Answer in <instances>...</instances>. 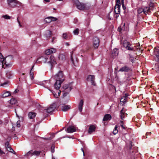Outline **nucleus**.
Segmentation results:
<instances>
[{
	"mask_svg": "<svg viewBox=\"0 0 159 159\" xmlns=\"http://www.w3.org/2000/svg\"><path fill=\"white\" fill-rule=\"evenodd\" d=\"M120 0H116V3L114 11L116 14H119L120 13Z\"/></svg>",
	"mask_w": 159,
	"mask_h": 159,
	"instance_id": "7",
	"label": "nucleus"
},
{
	"mask_svg": "<svg viewBox=\"0 0 159 159\" xmlns=\"http://www.w3.org/2000/svg\"><path fill=\"white\" fill-rule=\"evenodd\" d=\"M11 94L10 93L9 91H7L4 93L2 95V96L3 98H5L8 97Z\"/></svg>",
	"mask_w": 159,
	"mask_h": 159,
	"instance_id": "26",
	"label": "nucleus"
},
{
	"mask_svg": "<svg viewBox=\"0 0 159 159\" xmlns=\"http://www.w3.org/2000/svg\"><path fill=\"white\" fill-rule=\"evenodd\" d=\"M129 68L128 67L125 66L121 68L119 70V71H128Z\"/></svg>",
	"mask_w": 159,
	"mask_h": 159,
	"instance_id": "24",
	"label": "nucleus"
},
{
	"mask_svg": "<svg viewBox=\"0 0 159 159\" xmlns=\"http://www.w3.org/2000/svg\"><path fill=\"white\" fill-rule=\"evenodd\" d=\"M57 50L55 48H52L50 49H47L45 51V54L47 55H50L51 54L55 53Z\"/></svg>",
	"mask_w": 159,
	"mask_h": 159,
	"instance_id": "11",
	"label": "nucleus"
},
{
	"mask_svg": "<svg viewBox=\"0 0 159 159\" xmlns=\"http://www.w3.org/2000/svg\"><path fill=\"white\" fill-rule=\"evenodd\" d=\"M75 2V4H76L77 8L80 10H84L87 9L89 7H87L86 5L83 3H80L78 0H74Z\"/></svg>",
	"mask_w": 159,
	"mask_h": 159,
	"instance_id": "5",
	"label": "nucleus"
},
{
	"mask_svg": "<svg viewBox=\"0 0 159 159\" xmlns=\"http://www.w3.org/2000/svg\"><path fill=\"white\" fill-rule=\"evenodd\" d=\"M150 11V8L148 7H144L143 8H140V13L143 12L144 14H146L147 13Z\"/></svg>",
	"mask_w": 159,
	"mask_h": 159,
	"instance_id": "15",
	"label": "nucleus"
},
{
	"mask_svg": "<svg viewBox=\"0 0 159 159\" xmlns=\"http://www.w3.org/2000/svg\"><path fill=\"white\" fill-rule=\"evenodd\" d=\"M125 95L126 97L128 96V95H127L126 94Z\"/></svg>",
	"mask_w": 159,
	"mask_h": 159,
	"instance_id": "56",
	"label": "nucleus"
},
{
	"mask_svg": "<svg viewBox=\"0 0 159 159\" xmlns=\"http://www.w3.org/2000/svg\"><path fill=\"white\" fill-rule=\"evenodd\" d=\"M93 46L95 48H97L99 45L100 41L99 38L97 37H94L93 40Z\"/></svg>",
	"mask_w": 159,
	"mask_h": 159,
	"instance_id": "10",
	"label": "nucleus"
},
{
	"mask_svg": "<svg viewBox=\"0 0 159 159\" xmlns=\"http://www.w3.org/2000/svg\"><path fill=\"white\" fill-rule=\"evenodd\" d=\"M6 59H4V58L3 57L2 55L0 53V63L1 62L2 63V66L3 68H5V64L6 65V66H8L10 65L6 61Z\"/></svg>",
	"mask_w": 159,
	"mask_h": 159,
	"instance_id": "9",
	"label": "nucleus"
},
{
	"mask_svg": "<svg viewBox=\"0 0 159 159\" xmlns=\"http://www.w3.org/2000/svg\"><path fill=\"white\" fill-rule=\"evenodd\" d=\"M71 60L72 61H73V59L72 56H71Z\"/></svg>",
	"mask_w": 159,
	"mask_h": 159,
	"instance_id": "49",
	"label": "nucleus"
},
{
	"mask_svg": "<svg viewBox=\"0 0 159 159\" xmlns=\"http://www.w3.org/2000/svg\"><path fill=\"white\" fill-rule=\"evenodd\" d=\"M76 128L73 126H70L67 129V132L69 133H71L76 131Z\"/></svg>",
	"mask_w": 159,
	"mask_h": 159,
	"instance_id": "16",
	"label": "nucleus"
},
{
	"mask_svg": "<svg viewBox=\"0 0 159 159\" xmlns=\"http://www.w3.org/2000/svg\"><path fill=\"white\" fill-rule=\"evenodd\" d=\"M50 83V81L49 80H46L43 81L42 83V85H43V86L47 88L48 89L49 88V84Z\"/></svg>",
	"mask_w": 159,
	"mask_h": 159,
	"instance_id": "18",
	"label": "nucleus"
},
{
	"mask_svg": "<svg viewBox=\"0 0 159 159\" xmlns=\"http://www.w3.org/2000/svg\"><path fill=\"white\" fill-rule=\"evenodd\" d=\"M142 74H143H143H144V73H143V71H142Z\"/></svg>",
	"mask_w": 159,
	"mask_h": 159,
	"instance_id": "54",
	"label": "nucleus"
},
{
	"mask_svg": "<svg viewBox=\"0 0 159 159\" xmlns=\"http://www.w3.org/2000/svg\"><path fill=\"white\" fill-rule=\"evenodd\" d=\"M121 124H123V121H120Z\"/></svg>",
	"mask_w": 159,
	"mask_h": 159,
	"instance_id": "50",
	"label": "nucleus"
},
{
	"mask_svg": "<svg viewBox=\"0 0 159 159\" xmlns=\"http://www.w3.org/2000/svg\"><path fill=\"white\" fill-rule=\"evenodd\" d=\"M81 150H82V151L83 152V154L84 155V150H83V148H82L81 149Z\"/></svg>",
	"mask_w": 159,
	"mask_h": 159,
	"instance_id": "48",
	"label": "nucleus"
},
{
	"mask_svg": "<svg viewBox=\"0 0 159 159\" xmlns=\"http://www.w3.org/2000/svg\"><path fill=\"white\" fill-rule=\"evenodd\" d=\"M84 104V101L83 100H81L80 101L78 105V109L79 111L81 112L82 111L83 107Z\"/></svg>",
	"mask_w": 159,
	"mask_h": 159,
	"instance_id": "19",
	"label": "nucleus"
},
{
	"mask_svg": "<svg viewBox=\"0 0 159 159\" xmlns=\"http://www.w3.org/2000/svg\"><path fill=\"white\" fill-rule=\"evenodd\" d=\"M125 111L124 109H122L120 112V117L121 119L123 120L124 118Z\"/></svg>",
	"mask_w": 159,
	"mask_h": 159,
	"instance_id": "27",
	"label": "nucleus"
},
{
	"mask_svg": "<svg viewBox=\"0 0 159 159\" xmlns=\"http://www.w3.org/2000/svg\"><path fill=\"white\" fill-rule=\"evenodd\" d=\"M158 52H159L158 53V54H157L156 55V56L158 58V59H159V52L158 51Z\"/></svg>",
	"mask_w": 159,
	"mask_h": 159,
	"instance_id": "47",
	"label": "nucleus"
},
{
	"mask_svg": "<svg viewBox=\"0 0 159 159\" xmlns=\"http://www.w3.org/2000/svg\"><path fill=\"white\" fill-rule=\"evenodd\" d=\"M111 118V116L110 115L107 114L105 115L103 119V121H106L110 120Z\"/></svg>",
	"mask_w": 159,
	"mask_h": 159,
	"instance_id": "23",
	"label": "nucleus"
},
{
	"mask_svg": "<svg viewBox=\"0 0 159 159\" xmlns=\"http://www.w3.org/2000/svg\"><path fill=\"white\" fill-rule=\"evenodd\" d=\"M70 107L69 105H64L62 106L61 109L63 111H66L70 109Z\"/></svg>",
	"mask_w": 159,
	"mask_h": 159,
	"instance_id": "22",
	"label": "nucleus"
},
{
	"mask_svg": "<svg viewBox=\"0 0 159 159\" xmlns=\"http://www.w3.org/2000/svg\"><path fill=\"white\" fill-rule=\"evenodd\" d=\"M34 66H32V69L31 70L30 72V73L31 79V80H33L34 79V73H33V72H31V71L32 70L33 68L34 67Z\"/></svg>",
	"mask_w": 159,
	"mask_h": 159,
	"instance_id": "30",
	"label": "nucleus"
},
{
	"mask_svg": "<svg viewBox=\"0 0 159 159\" xmlns=\"http://www.w3.org/2000/svg\"><path fill=\"white\" fill-rule=\"evenodd\" d=\"M125 23H124V25H123V26H125Z\"/></svg>",
	"mask_w": 159,
	"mask_h": 159,
	"instance_id": "60",
	"label": "nucleus"
},
{
	"mask_svg": "<svg viewBox=\"0 0 159 159\" xmlns=\"http://www.w3.org/2000/svg\"><path fill=\"white\" fill-rule=\"evenodd\" d=\"M72 89V86L71 84H66L62 86L61 89V90H60L58 92V95L56 94L55 92H52L54 96L56 98H57L58 96H60V94L61 92L63 93V96L65 97L67 95Z\"/></svg>",
	"mask_w": 159,
	"mask_h": 159,
	"instance_id": "2",
	"label": "nucleus"
},
{
	"mask_svg": "<svg viewBox=\"0 0 159 159\" xmlns=\"http://www.w3.org/2000/svg\"><path fill=\"white\" fill-rule=\"evenodd\" d=\"M16 126L18 127H20V121H18L16 123Z\"/></svg>",
	"mask_w": 159,
	"mask_h": 159,
	"instance_id": "37",
	"label": "nucleus"
},
{
	"mask_svg": "<svg viewBox=\"0 0 159 159\" xmlns=\"http://www.w3.org/2000/svg\"><path fill=\"white\" fill-rule=\"evenodd\" d=\"M73 33L75 35H78L79 34V29H76L74 31Z\"/></svg>",
	"mask_w": 159,
	"mask_h": 159,
	"instance_id": "33",
	"label": "nucleus"
},
{
	"mask_svg": "<svg viewBox=\"0 0 159 159\" xmlns=\"http://www.w3.org/2000/svg\"><path fill=\"white\" fill-rule=\"evenodd\" d=\"M122 6L123 9L124 10H125L126 9L125 7L124 6V5H122Z\"/></svg>",
	"mask_w": 159,
	"mask_h": 159,
	"instance_id": "44",
	"label": "nucleus"
},
{
	"mask_svg": "<svg viewBox=\"0 0 159 159\" xmlns=\"http://www.w3.org/2000/svg\"><path fill=\"white\" fill-rule=\"evenodd\" d=\"M138 25V23H137V24L136 25V26H137Z\"/></svg>",
	"mask_w": 159,
	"mask_h": 159,
	"instance_id": "57",
	"label": "nucleus"
},
{
	"mask_svg": "<svg viewBox=\"0 0 159 159\" xmlns=\"http://www.w3.org/2000/svg\"><path fill=\"white\" fill-rule=\"evenodd\" d=\"M7 150L11 152H12L13 153H15V152L13 150V149L11 148V147H10V146L9 147H8V148H7Z\"/></svg>",
	"mask_w": 159,
	"mask_h": 159,
	"instance_id": "31",
	"label": "nucleus"
},
{
	"mask_svg": "<svg viewBox=\"0 0 159 159\" xmlns=\"http://www.w3.org/2000/svg\"><path fill=\"white\" fill-rule=\"evenodd\" d=\"M87 80L88 81L91 82L92 84L95 85L94 83L95 77L94 75H90L87 77Z\"/></svg>",
	"mask_w": 159,
	"mask_h": 159,
	"instance_id": "14",
	"label": "nucleus"
},
{
	"mask_svg": "<svg viewBox=\"0 0 159 159\" xmlns=\"http://www.w3.org/2000/svg\"><path fill=\"white\" fill-rule=\"evenodd\" d=\"M123 46L125 47L126 49L129 50H134L136 51V52L139 51V47H135V48H132L130 47V45L129 43L127 42L126 40H124L123 42Z\"/></svg>",
	"mask_w": 159,
	"mask_h": 159,
	"instance_id": "3",
	"label": "nucleus"
},
{
	"mask_svg": "<svg viewBox=\"0 0 159 159\" xmlns=\"http://www.w3.org/2000/svg\"><path fill=\"white\" fill-rule=\"evenodd\" d=\"M54 147L53 146H52L51 147V151L52 152H54Z\"/></svg>",
	"mask_w": 159,
	"mask_h": 159,
	"instance_id": "40",
	"label": "nucleus"
},
{
	"mask_svg": "<svg viewBox=\"0 0 159 159\" xmlns=\"http://www.w3.org/2000/svg\"><path fill=\"white\" fill-rule=\"evenodd\" d=\"M8 5L11 7L14 8L17 5L21 6L22 3L16 0H7Z\"/></svg>",
	"mask_w": 159,
	"mask_h": 159,
	"instance_id": "4",
	"label": "nucleus"
},
{
	"mask_svg": "<svg viewBox=\"0 0 159 159\" xmlns=\"http://www.w3.org/2000/svg\"><path fill=\"white\" fill-rule=\"evenodd\" d=\"M139 9H138V10H137V11H138V13H139Z\"/></svg>",
	"mask_w": 159,
	"mask_h": 159,
	"instance_id": "55",
	"label": "nucleus"
},
{
	"mask_svg": "<svg viewBox=\"0 0 159 159\" xmlns=\"http://www.w3.org/2000/svg\"><path fill=\"white\" fill-rule=\"evenodd\" d=\"M118 54V49L116 48H114L112 51V56L113 57H115L117 56Z\"/></svg>",
	"mask_w": 159,
	"mask_h": 159,
	"instance_id": "21",
	"label": "nucleus"
},
{
	"mask_svg": "<svg viewBox=\"0 0 159 159\" xmlns=\"http://www.w3.org/2000/svg\"><path fill=\"white\" fill-rule=\"evenodd\" d=\"M54 39V38H52V42H53V41Z\"/></svg>",
	"mask_w": 159,
	"mask_h": 159,
	"instance_id": "52",
	"label": "nucleus"
},
{
	"mask_svg": "<svg viewBox=\"0 0 159 159\" xmlns=\"http://www.w3.org/2000/svg\"><path fill=\"white\" fill-rule=\"evenodd\" d=\"M66 45L67 46H69L70 45L69 43L68 42H66L65 43Z\"/></svg>",
	"mask_w": 159,
	"mask_h": 159,
	"instance_id": "45",
	"label": "nucleus"
},
{
	"mask_svg": "<svg viewBox=\"0 0 159 159\" xmlns=\"http://www.w3.org/2000/svg\"><path fill=\"white\" fill-rule=\"evenodd\" d=\"M48 58L47 56H42L39 58L36 61V63L39 64L42 63L47 62Z\"/></svg>",
	"mask_w": 159,
	"mask_h": 159,
	"instance_id": "8",
	"label": "nucleus"
},
{
	"mask_svg": "<svg viewBox=\"0 0 159 159\" xmlns=\"http://www.w3.org/2000/svg\"><path fill=\"white\" fill-rule=\"evenodd\" d=\"M17 103V101L15 98H11L10 100V103L11 104L13 105L16 104Z\"/></svg>",
	"mask_w": 159,
	"mask_h": 159,
	"instance_id": "28",
	"label": "nucleus"
},
{
	"mask_svg": "<svg viewBox=\"0 0 159 159\" xmlns=\"http://www.w3.org/2000/svg\"><path fill=\"white\" fill-rule=\"evenodd\" d=\"M8 83V82H6L4 83L3 84H1V86H3L4 87H6L5 86H4V85L7 84Z\"/></svg>",
	"mask_w": 159,
	"mask_h": 159,
	"instance_id": "39",
	"label": "nucleus"
},
{
	"mask_svg": "<svg viewBox=\"0 0 159 159\" xmlns=\"http://www.w3.org/2000/svg\"><path fill=\"white\" fill-rule=\"evenodd\" d=\"M121 5H124V1H123V0H121Z\"/></svg>",
	"mask_w": 159,
	"mask_h": 159,
	"instance_id": "46",
	"label": "nucleus"
},
{
	"mask_svg": "<svg viewBox=\"0 0 159 159\" xmlns=\"http://www.w3.org/2000/svg\"><path fill=\"white\" fill-rule=\"evenodd\" d=\"M22 75H25V74H24V73H23V74H22Z\"/></svg>",
	"mask_w": 159,
	"mask_h": 159,
	"instance_id": "58",
	"label": "nucleus"
},
{
	"mask_svg": "<svg viewBox=\"0 0 159 159\" xmlns=\"http://www.w3.org/2000/svg\"><path fill=\"white\" fill-rule=\"evenodd\" d=\"M56 108V104L53 103L46 110V111L48 113H50L53 111Z\"/></svg>",
	"mask_w": 159,
	"mask_h": 159,
	"instance_id": "13",
	"label": "nucleus"
},
{
	"mask_svg": "<svg viewBox=\"0 0 159 159\" xmlns=\"http://www.w3.org/2000/svg\"><path fill=\"white\" fill-rule=\"evenodd\" d=\"M125 99H126L125 97V98H121L120 99L121 102H122L123 103H124L125 102H126Z\"/></svg>",
	"mask_w": 159,
	"mask_h": 159,
	"instance_id": "38",
	"label": "nucleus"
},
{
	"mask_svg": "<svg viewBox=\"0 0 159 159\" xmlns=\"http://www.w3.org/2000/svg\"><path fill=\"white\" fill-rule=\"evenodd\" d=\"M54 79L56 80L54 84V88L56 90H58L61 86V84L64 80L62 72L59 71L54 76Z\"/></svg>",
	"mask_w": 159,
	"mask_h": 159,
	"instance_id": "1",
	"label": "nucleus"
},
{
	"mask_svg": "<svg viewBox=\"0 0 159 159\" xmlns=\"http://www.w3.org/2000/svg\"><path fill=\"white\" fill-rule=\"evenodd\" d=\"M5 146L6 148H7L10 146L9 145V143L8 142H7L5 144Z\"/></svg>",
	"mask_w": 159,
	"mask_h": 159,
	"instance_id": "36",
	"label": "nucleus"
},
{
	"mask_svg": "<svg viewBox=\"0 0 159 159\" xmlns=\"http://www.w3.org/2000/svg\"><path fill=\"white\" fill-rule=\"evenodd\" d=\"M57 18L52 16H49L46 18L44 19V21L46 23H49L52 21H54L57 20Z\"/></svg>",
	"mask_w": 159,
	"mask_h": 159,
	"instance_id": "12",
	"label": "nucleus"
},
{
	"mask_svg": "<svg viewBox=\"0 0 159 159\" xmlns=\"http://www.w3.org/2000/svg\"><path fill=\"white\" fill-rule=\"evenodd\" d=\"M50 59V61H48V62L51 64L52 65H54L57 63L55 59L53 56H51Z\"/></svg>",
	"mask_w": 159,
	"mask_h": 159,
	"instance_id": "17",
	"label": "nucleus"
},
{
	"mask_svg": "<svg viewBox=\"0 0 159 159\" xmlns=\"http://www.w3.org/2000/svg\"><path fill=\"white\" fill-rule=\"evenodd\" d=\"M95 126L94 125L90 126L89 128L88 133L89 134H91L93 132L95 131Z\"/></svg>",
	"mask_w": 159,
	"mask_h": 159,
	"instance_id": "20",
	"label": "nucleus"
},
{
	"mask_svg": "<svg viewBox=\"0 0 159 159\" xmlns=\"http://www.w3.org/2000/svg\"><path fill=\"white\" fill-rule=\"evenodd\" d=\"M36 114L35 113L30 112L28 114L29 117L30 119H33L36 116Z\"/></svg>",
	"mask_w": 159,
	"mask_h": 159,
	"instance_id": "25",
	"label": "nucleus"
},
{
	"mask_svg": "<svg viewBox=\"0 0 159 159\" xmlns=\"http://www.w3.org/2000/svg\"><path fill=\"white\" fill-rule=\"evenodd\" d=\"M118 126L117 125H116L115 126L114 129L113 131V133L114 134H117L118 132V130L117 129Z\"/></svg>",
	"mask_w": 159,
	"mask_h": 159,
	"instance_id": "29",
	"label": "nucleus"
},
{
	"mask_svg": "<svg viewBox=\"0 0 159 159\" xmlns=\"http://www.w3.org/2000/svg\"><path fill=\"white\" fill-rule=\"evenodd\" d=\"M59 0V1H62L63 0Z\"/></svg>",
	"mask_w": 159,
	"mask_h": 159,
	"instance_id": "59",
	"label": "nucleus"
},
{
	"mask_svg": "<svg viewBox=\"0 0 159 159\" xmlns=\"http://www.w3.org/2000/svg\"><path fill=\"white\" fill-rule=\"evenodd\" d=\"M64 57V55L63 54H61L59 55V58L60 59L61 57L63 58Z\"/></svg>",
	"mask_w": 159,
	"mask_h": 159,
	"instance_id": "41",
	"label": "nucleus"
},
{
	"mask_svg": "<svg viewBox=\"0 0 159 159\" xmlns=\"http://www.w3.org/2000/svg\"><path fill=\"white\" fill-rule=\"evenodd\" d=\"M120 126L122 127V128L123 129H125L126 128V127H125V126H123V124H120Z\"/></svg>",
	"mask_w": 159,
	"mask_h": 159,
	"instance_id": "42",
	"label": "nucleus"
},
{
	"mask_svg": "<svg viewBox=\"0 0 159 159\" xmlns=\"http://www.w3.org/2000/svg\"><path fill=\"white\" fill-rule=\"evenodd\" d=\"M62 37L64 39H66L67 38V34L66 33H64L63 34Z\"/></svg>",
	"mask_w": 159,
	"mask_h": 159,
	"instance_id": "35",
	"label": "nucleus"
},
{
	"mask_svg": "<svg viewBox=\"0 0 159 159\" xmlns=\"http://www.w3.org/2000/svg\"><path fill=\"white\" fill-rule=\"evenodd\" d=\"M17 21L20 26L21 27L22 26L20 24V21L19 20L18 18H17Z\"/></svg>",
	"mask_w": 159,
	"mask_h": 159,
	"instance_id": "43",
	"label": "nucleus"
},
{
	"mask_svg": "<svg viewBox=\"0 0 159 159\" xmlns=\"http://www.w3.org/2000/svg\"><path fill=\"white\" fill-rule=\"evenodd\" d=\"M44 1L46 2H49V0H44Z\"/></svg>",
	"mask_w": 159,
	"mask_h": 159,
	"instance_id": "51",
	"label": "nucleus"
},
{
	"mask_svg": "<svg viewBox=\"0 0 159 159\" xmlns=\"http://www.w3.org/2000/svg\"><path fill=\"white\" fill-rule=\"evenodd\" d=\"M47 34L49 37L51 36L52 35L51 32L49 30L47 32Z\"/></svg>",
	"mask_w": 159,
	"mask_h": 159,
	"instance_id": "34",
	"label": "nucleus"
},
{
	"mask_svg": "<svg viewBox=\"0 0 159 159\" xmlns=\"http://www.w3.org/2000/svg\"><path fill=\"white\" fill-rule=\"evenodd\" d=\"M118 30L119 31H120V29H119V28H118Z\"/></svg>",
	"mask_w": 159,
	"mask_h": 159,
	"instance_id": "53",
	"label": "nucleus"
},
{
	"mask_svg": "<svg viewBox=\"0 0 159 159\" xmlns=\"http://www.w3.org/2000/svg\"><path fill=\"white\" fill-rule=\"evenodd\" d=\"M2 17L6 19H10L11 18L10 16L7 15H3Z\"/></svg>",
	"mask_w": 159,
	"mask_h": 159,
	"instance_id": "32",
	"label": "nucleus"
},
{
	"mask_svg": "<svg viewBox=\"0 0 159 159\" xmlns=\"http://www.w3.org/2000/svg\"><path fill=\"white\" fill-rule=\"evenodd\" d=\"M41 152L40 151H34L33 150H31L28 152L25 156L28 157H31L34 155H36V156H39L40 153Z\"/></svg>",
	"mask_w": 159,
	"mask_h": 159,
	"instance_id": "6",
	"label": "nucleus"
}]
</instances>
